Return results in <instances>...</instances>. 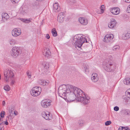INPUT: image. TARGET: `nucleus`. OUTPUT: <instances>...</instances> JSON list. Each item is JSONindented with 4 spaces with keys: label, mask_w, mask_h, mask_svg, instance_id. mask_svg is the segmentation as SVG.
<instances>
[{
    "label": "nucleus",
    "mask_w": 130,
    "mask_h": 130,
    "mask_svg": "<svg viewBox=\"0 0 130 130\" xmlns=\"http://www.w3.org/2000/svg\"><path fill=\"white\" fill-rule=\"evenodd\" d=\"M91 80L94 82H96L99 80V76L97 74L95 73H93L92 75Z\"/></svg>",
    "instance_id": "obj_17"
},
{
    "label": "nucleus",
    "mask_w": 130,
    "mask_h": 130,
    "mask_svg": "<svg viewBox=\"0 0 130 130\" xmlns=\"http://www.w3.org/2000/svg\"><path fill=\"white\" fill-rule=\"evenodd\" d=\"M27 74L28 76V77L29 78H30L31 77V75L30 73L28 71L27 72Z\"/></svg>",
    "instance_id": "obj_34"
},
{
    "label": "nucleus",
    "mask_w": 130,
    "mask_h": 130,
    "mask_svg": "<svg viewBox=\"0 0 130 130\" xmlns=\"http://www.w3.org/2000/svg\"><path fill=\"white\" fill-rule=\"evenodd\" d=\"M2 17L3 19L6 20L9 18V15L7 13H5L2 14Z\"/></svg>",
    "instance_id": "obj_23"
},
{
    "label": "nucleus",
    "mask_w": 130,
    "mask_h": 130,
    "mask_svg": "<svg viewBox=\"0 0 130 130\" xmlns=\"http://www.w3.org/2000/svg\"><path fill=\"white\" fill-rule=\"evenodd\" d=\"M112 57L110 55H109L107 57V60H106V61H105V62H107V61H108V62H110V61L111 60H112Z\"/></svg>",
    "instance_id": "obj_28"
},
{
    "label": "nucleus",
    "mask_w": 130,
    "mask_h": 130,
    "mask_svg": "<svg viewBox=\"0 0 130 130\" xmlns=\"http://www.w3.org/2000/svg\"><path fill=\"white\" fill-rule=\"evenodd\" d=\"M2 120H3V119H2V118H0V120L1 121H2Z\"/></svg>",
    "instance_id": "obj_50"
},
{
    "label": "nucleus",
    "mask_w": 130,
    "mask_h": 130,
    "mask_svg": "<svg viewBox=\"0 0 130 130\" xmlns=\"http://www.w3.org/2000/svg\"><path fill=\"white\" fill-rule=\"evenodd\" d=\"M78 21L80 23L83 25H86L88 23L87 19L85 17H80Z\"/></svg>",
    "instance_id": "obj_13"
},
{
    "label": "nucleus",
    "mask_w": 130,
    "mask_h": 130,
    "mask_svg": "<svg viewBox=\"0 0 130 130\" xmlns=\"http://www.w3.org/2000/svg\"><path fill=\"white\" fill-rule=\"evenodd\" d=\"M114 36L112 34H107L104 37L103 41L105 42H108L112 40Z\"/></svg>",
    "instance_id": "obj_10"
},
{
    "label": "nucleus",
    "mask_w": 130,
    "mask_h": 130,
    "mask_svg": "<svg viewBox=\"0 0 130 130\" xmlns=\"http://www.w3.org/2000/svg\"><path fill=\"white\" fill-rule=\"evenodd\" d=\"M130 37V30L126 31L122 35L123 39L126 40L128 39Z\"/></svg>",
    "instance_id": "obj_16"
},
{
    "label": "nucleus",
    "mask_w": 130,
    "mask_h": 130,
    "mask_svg": "<svg viewBox=\"0 0 130 130\" xmlns=\"http://www.w3.org/2000/svg\"><path fill=\"white\" fill-rule=\"evenodd\" d=\"M4 89L6 91H8L10 90V88L9 85H7L4 87Z\"/></svg>",
    "instance_id": "obj_29"
},
{
    "label": "nucleus",
    "mask_w": 130,
    "mask_h": 130,
    "mask_svg": "<svg viewBox=\"0 0 130 130\" xmlns=\"http://www.w3.org/2000/svg\"><path fill=\"white\" fill-rule=\"evenodd\" d=\"M4 74L5 77V80L7 83L8 82L9 78L13 77L14 76L12 71L9 69L5 70L4 72Z\"/></svg>",
    "instance_id": "obj_6"
},
{
    "label": "nucleus",
    "mask_w": 130,
    "mask_h": 130,
    "mask_svg": "<svg viewBox=\"0 0 130 130\" xmlns=\"http://www.w3.org/2000/svg\"><path fill=\"white\" fill-rule=\"evenodd\" d=\"M20 20L26 23H29L31 22L32 19L31 18L28 19L20 18Z\"/></svg>",
    "instance_id": "obj_21"
},
{
    "label": "nucleus",
    "mask_w": 130,
    "mask_h": 130,
    "mask_svg": "<svg viewBox=\"0 0 130 130\" xmlns=\"http://www.w3.org/2000/svg\"><path fill=\"white\" fill-rule=\"evenodd\" d=\"M105 7L104 5H102L101 7V10L102 13H103L104 12Z\"/></svg>",
    "instance_id": "obj_30"
},
{
    "label": "nucleus",
    "mask_w": 130,
    "mask_h": 130,
    "mask_svg": "<svg viewBox=\"0 0 130 130\" xmlns=\"http://www.w3.org/2000/svg\"><path fill=\"white\" fill-rule=\"evenodd\" d=\"M73 87L72 90L79 101L84 105L86 104L89 102L90 98L88 97H87L81 89L73 86Z\"/></svg>",
    "instance_id": "obj_2"
},
{
    "label": "nucleus",
    "mask_w": 130,
    "mask_h": 130,
    "mask_svg": "<svg viewBox=\"0 0 130 130\" xmlns=\"http://www.w3.org/2000/svg\"><path fill=\"white\" fill-rule=\"evenodd\" d=\"M2 112L1 113V116L2 118L4 117V115L5 114V112L4 111Z\"/></svg>",
    "instance_id": "obj_35"
},
{
    "label": "nucleus",
    "mask_w": 130,
    "mask_h": 130,
    "mask_svg": "<svg viewBox=\"0 0 130 130\" xmlns=\"http://www.w3.org/2000/svg\"><path fill=\"white\" fill-rule=\"evenodd\" d=\"M120 47L118 45H116L113 46L112 49L113 51H117L119 50Z\"/></svg>",
    "instance_id": "obj_27"
},
{
    "label": "nucleus",
    "mask_w": 130,
    "mask_h": 130,
    "mask_svg": "<svg viewBox=\"0 0 130 130\" xmlns=\"http://www.w3.org/2000/svg\"><path fill=\"white\" fill-rule=\"evenodd\" d=\"M14 114L15 115H17V113H15V111H14Z\"/></svg>",
    "instance_id": "obj_49"
},
{
    "label": "nucleus",
    "mask_w": 130,
    "mask_h": 130,
    "mask_svg": "<svg viewBox=\"0 0 130 130\" xmlns=\"http://www.w3.org/2000/svg\"><path fill=\"white\" fill-rule=\"evenodd\" d=\"M20 0H11V1L13 4H15L18 3Z\"/></svg>",
    "instance_id": "obj_32"
},
{
    "label": "nucleus",
    "mask_w": 130,
    "mask_h": 130,
    "mask_svg": "<svg viewBox=\"0 0 130 130\" xmlns=\"http://www.w3.org/2000/svg\"><path fill=\"white\" fill-rule=\"evenodd\" d=\"M84 122V121L82 120H80L78 121V125L79 126H82L83 125Z\"/></svg>",
    "instance_id": "obj_25"
},
{
    "label": "nucleus",
    "mask_w": 130,
    "mask_h": 130,
    "mask_svg": "<svg viewBox=\"0 0 130 130\" xmlns=\"http://www.w3.org/2000/svg\"><path fill=\"white\" fill-rule=\"evenodd\" d=\"M42 116L43 118L46 120H51L52 118L51 114L47 112H43L42 113Z\"/></svg>",
    "instance_id": "obj_11"
},
{
    "label": "nucleus",
    "mask_w": 130,
    "mask_h": 130,
    "mask_svg": "<svg viewBox=\"0 0 130 130\" xmlns=\"http://www.w3.org/2000/svg\"><path fill=\"white\" fill-rule=\"evenodd\" d=\"M12 112V110H11V113Z\"/></svg>",
    "instance_id": "obj_52"
},
{
    "label": "nucleus",
    "mask_w": 130,
    "mask_h": 130,
    "mask_svg": "<svg viewBox=\"0 0 130 130\" xmlns=\"http://www.w3.org/2000/svg\"><path fill=\"white\" fill-rule=\"evenodd\" d=\"M130 111L129 110L126 111L125 112V114L127 115H128L130 114Z\"/></svg>",
    "instance_id": "obj_39"
},
{
    "label": "nucleus",
    "mask_w": 130,
    "mask_h": 130,
    "mask_svg": "<svg viewBox=\"0 0 130 130\" xmlns=\"http://www.w3.org/2000/svg\"><path fill=\"white\" fill-rule=\"evenodd\" d=\"M111 123V122L110 121H107L105 123V125L106 126H107L110 124Z\"/></svg>",
    "instance_id": "obj_31"
},
{
    "label": "nucleus",
    "mask_w": 130,
    "mask_h": 130,
    "mask_svg": "<svg viewBox=\"0 0 130 130\" xmlns=\"http://www.w3.org/2000/svg\"><path fill=\"white\" fill-rule=\"evenodd\" d=\"M73 86L69 85L68 86L63 85L59 87L58 92L59 96L64 99H69L70 101H73L76 99L77 97L72 90Z\"/></svg>",
    "instance_id": "obj_1"
},
{
    "label": "nucleus",
    "mask_w": 130,
    "mask_h": 130,
    "mask_svg": "<svg viewBox=\"0 0 130 130\" xmlns=\"http://www.w3.org/2000/svg\"><path fill=\"white\" fill-rule=\"evenodd\" d=\"M103 67L106 71L108 72H112L116 68L114 64L108 62H104L103 64Z\"/></svg>",
    "instance_id": "obj_4"
},
{
    "label": "nucleus",
    "mask_w": 130,
    "mask_h": 130,
    "mask_svg": "<svg viewBox=\"0 0 130 130\" xmlns=\"http://www.w3.org/2000/svg\"><path fill=\"white\" fill-rule=\"evenodd\" d=\"M49 82L48 80L45 81L43 80H39L38 81V83L39 84L43 86H45L46 84L49 83Z\"/></svg>",
    "instance_id": "obj_20"
},
{
    "label": "nucleus",
    "mask_w": 130,
    "mask_h": 130,
    "mask_svg": "<svg viewBox=\"0 0 130 130\" xmlns=\"http://www.w3.org/2000/svg\"><path fill=\"white\" fill-rule=\"evenodd\" d=\"M2 104L3 105H4L5 104V101H3L2 102Z\"/></svg>",
    "instance_id": "obj_48"
},
{
    "label": "nucleus",
    "mask_w": 130,
    "mask_h": 130,
    "mask_svg": "<svg viewBox=\"0 0 130 130\" xmlns=\"http://www.w3.org/2000/svg\"><path fill=\"white\" fill-rule=\"evenodd\" d=\"M127 127H121L120 126L118 128V130H123L124 128H125Z\"/></svg>",
    "instance_id": "obj_37"
},
{
    "label": "nucleus",
    "mask_w": 130,
    "mask_h": 130,
    "mask_svg": "<svg viewBox=\"0 0 130 130\" xmlns=\"http://www.w3.org/2000/svg\"><path fill=\"white\" fill-rule=\"evenodd\" d=\"M4 128L2 123H0V130H3Z\"/></svg>",
    "instance_id": "obj_36"
},
{
    "label": "nucleus",
    "mask_w": 130,
    "mask_h": 130,
    "mask_svg": "<svg viewBox=\"0 0 130 130\" xmlns=\"http://www.w3.org/2000/svg\"><path fill=\"white\" fill-rule=\"evenodd\" d=\"M116 23L115 19H112L110 20V21L108 25V26L110 28H112L115 27Z\"/></svg>",
    "instance_id": "obj_15"
},
{
    "label": "nucleus",
    "mask_w": 130,
    "mask_h": 130,
    "mask_svg": "<svg viewBox=\"0 0 130 130\" xmlns=\"http://www.w3.org/2000/svg\"><path fill=\"white\" fill-rule=\"evenodd\" d=\"M124 129H125L124 130H129V129L127 128V127L125 128H124Z\"/></svg>",
    "instance_id": "obj_47"
},
{
    "label": "nucleus",
    "mask_w": 130,
    "mask_h": 130,
    "mask_svg": "<svg viewBox=\"0 0 130 130\" xmlns=\"http://www.w3.org/2000/svg\"><path fill=\"white\" fill-rule=\"evenodd\" d=\"M12 55L16 57L21 54V51L20 48L17 47H13L12 50Z\"/></svg>",
    "instance_id": "obj_7"
},
{
    "label": "nucleus",
    "mask_w": 130,
    "mask_h": 130,
    "mask_svg": "<svg viewBox=\"0 0 130 130\" xmlns=\"http://www.w3.org/2000/svg\"><path fill=\"white\" fill-rule=\"evenodd\" d=\"M64 13L63 12L59 13L58 16L57 21L60 23L62 22L64 20Z\"/></svg>",
    "instance_id": "obj_14"
},
{
    "label": "nucleus",
    "mask_w": 130,
    "mask_h": 130,
    "mask_svg": "<svg viewBox=\"0 0 130 130\" xmlns=\"http://www.w3.org/2000/svg\"><path fill=\"white\" fill-rule=\"evenodd\" d=\"M21 33V29L19 28H15L13 29L12 31V34L13 36L17 37L20 35Z\"/></svg>",
    "instance_id": "obj_9"
},
{
    "label": "nucleus",
    "mask_w": 130,
    "mask_h": 130,
    "mask_svg": "<svg viewBox=\"0 0 130 130\" xmlns=\"http://www.w3.org/2000/svg\"><path fill=\"white\" fill-rule=\"evenodd\" d=\"M124 83L126 85H130V78H126L124 80Z\"/></svg>",
    "instance_id": "obj_22"
},
{
    "label": "nucleus",
    "mask_w": 130,
    "mask_h": 130,
    "mask_svg": "<svg viewBox=\"0 0 130 130\" xmlns=\"http://www.w3.org/2000/svg\"><path fill=\"white\" fill-rule=\"evenodd\" d=\"M114 110L116 111H117L119 110V108L117 106H116L114 107Z\"/></svg>",
    "instance_id": "obj_33"
},
{
    "label": "nucleus",
    "mask_w": 130,
    "mask_h": 130,
    "mask_svg": "<svg viewBox=\"0 0 130 130\" xmlns=\"http://www.w3.org/2000/svg\"><path fill=\"white\" fill-rule=\"evenodd\" d=\"M53 8V10L56 12L59 11L60 9V7L58 6L57 3H56L54 4Z\"/></svg>",
    "instance_id": "obj_19"
},
{
    "label": "nucleus",
    "mask_w": 130,
    "mask_h": 130,
    "mask_svg": "<svg viewBox=\"0 0 130 130\" xmlns=\"http://www.w3.org/2000/svg\"><path fill=\"white\" fill-rule=\"evenodd\" d=\"M46 38L47 39H49L50 38V37L48 34H46Z\"/></svg>",
    "instance_id": "obj_42"
},
{
    "label": "nucleus",
    "mask_w": 130,
    "mask_h": 130,
    "mask_svg": "<svg viewBox=\"0 0 130 130\" xmlns=\"http://www.w3.org/2000/svg\"><path fill=\"white\" fill-rule=\"evenodd\" d=\"M44 68L45 69H47L49 68V67H48V66L47 65L45 64L44 66Z\"/></svg>",
    "instance_id": "obj_38"
},
{
    "label": "nucleus",
    "mask_w": 130,
    "mask_h": 130,
    "mask_svg": "<svg viewBox=\"0 0 130 130\" xmlns=\"http://www.w3.org/2000/svg\"><path fill=\"white\" fill-rule=\"evenodd\" d=\"M15 82V81L14 80H12L11 82L10 83V85H12L13 84H14Z\"/></svg>",
    "instance_id": "obj_44"
},
{
    "label": "nucleus",
    "mask_w": 130,
    "mask_h": 130,
    "mask_svg": "<svg viewBox=\"0 0 130 130\" xmlns=\"http://www.w3.org/2000/svg\"><path fill=\"white\" fill-rule=\"evenodd\" d=\"M11 114H10V115H9L10 116H11Z\"/></svg>",
    "instance_id": "obj_53"
},
{
    "label": "nucleus",
    "mask_w": 130,
    "mask_h": 130,
    "mask_svg": "<svg viewBox=\"0 0 130 130\" xmlns=\"http://www.w3.org/2000/svg\"><path fill=\"white\" fill-rule=\"evenodd\" d=\"M3 123L4 124L5 123V124H6V125H8V123L7 121H6V122H3L2 123L3 124Z\"/></svg>",
    "instance_id": "obj_45"
},
{
    "label": "nucleus",
    "mask_w": 130,
    "mask_h": 130,
    "mask_svg": "<svg viewBox=\"0 0 130 130\" xmlns=\"http://www.w3.org/2000/svg\"><path fill=\"white\" fill-rule=\"evenodd\" d=\"M124 2L126 3H130V0H123Z\"/></svg>",
    "instance_id": "obj_46"
},
{
    "label": "nucleus",
    "mask_w": 130,
    "mask_h": 130,
    "mask_svg": "<svg viewBox=\"0 0 130 130\" xmlns=\"http://www.w3.org/2000/svg\"><path fill=\"white\" fill-rule=\"evenodd\" d=\"M1 79V75H0V79Z\"/></svg>",
    "instance_id": "obj_51"
},
{
    "label": "nucleus",
    "mask_w": 130,
    "mask_h": 130,
    "mask_svg": "<svg viewBox=\"0 0 130 130\" xmlns=\"http://www.w3.org/2000/svg\"><path fill=\"white\" fill-rule=\"evenodd\" d=\"M127 10L128 11V12H130V5H129L127 8Z\"/></svg>",
    "instance_id": "obj_43"
},
{
    "label": "nucleus",
    "mask_w": 130,
    "mask_h": 130,
    "mask_svg": "<svg viewBox=\"0 0 130 130\" xmlns=\"http://www.w3.org/2000/svg\"><path fill=\"white\" fill-rule=\"evenodd\" d=\"M110 11L112 13L115 15L119 14L120 12V9L118 7H113L111 8Z\"/></svg>",
    "instance_id": "obj_12"
},
{
    "label": "nucleus",
    "mask_w": 130,
    "mask_h": 130,
    "mask_svg": "<svg viewBox=\"0 0 130 130\" xmlns=\"http://www.w3.org/2000/svg\"><path fill=\"white\" fill-rule=\"evenodd\" d=\"M43 54L45 56L48 57L50 56L51 52L49 49L47 48L44 50L43 52Z\"/></svg>",
    "instance_id": "obj_18"
},
{
    "label": "nucleus",
    "mask_w": 130,
    "mask_h": 130,
    "mask_svg": "<svg viewBox=\"0 0 130 130\" xmlns=\"http://www.w3.org/2000/svg\"><path fill=\"white\" fill-rule=\"evenodd\" d=\"M51 101L48 99L43 100L41 102V105L43 107L46 108L49 106L51 104Z\"/></svg>",
    "instance_id": "obj_8"
},
{
    "label": "nucleus",
    "mask_w": 130,
    "mask_h": 130,
    "mask_svg": "<svg viewBox=\"0 0 130 130\" xmlns=\"http://www.w3.org/2000/svg\"><path fill=\"white\" fill-rule=\"evenodd\" d=\"M87 42L85 38L81 34H78L74 36L73 38V43L76 47H81L83 44L85 42Z\"/></svg>",
    "instance_id": "obj_3"
},
{
    "label": "nucleus",
    "mask_w": 130,
    "mask_h": 130,
    "mask_svg": "<svg viewBox=\"0 0 130 130\" xmlns=\"http://www.w3.org/2000/svg\"><path fill=\"white\" fill-rule=\"evenodd\" d=\"M41 91V87L36 86L32 88L30 91V94L33 96L36 97L40 94Z\"/></svg>",
    "instance_id": "obj_5"
},
{
    "label": "nucleus",
    "mask_w": 130,
    "mask_h": 130,
    "mask_svg": "<svg viewBox=\"0 0 130 130\" xmlns=\"http://www.w3.org/2000/svg\"><path fill=\"white\" fill-rule=\"evenodd\" d=\"M84 68L85 69V71L86 72L88 71V67L86 66V67H84Z\"/></svg>",
    "instance_id": "obj_41"
},
{
    "label": "nucleus",
    "mask_w": 130,
    "mask_h": 130,
    "mask_svg": "<svg viewBox=\"0 0 130 130\" xmlns=\"http://www.w3.org/2000/svg\"><path fill=\"white\" fill-rule=\"evenodd\" d=\"M15 42V41L13 39H11L10 41V44L11 45L12 44H13V43H14Z\"/></svg>",
    "instance_id": "obj_40"
},
{
    "label": "nucleus",
    "mask_w": 130,
    "mask_h": 130,
    "mask_svg": "<svg viewBox=\"0 0 130 130\" xmlns=\"http://www.w3.org/2000/svg\"><path fill=\"white\" fill-rule=\"evenodd\" d=\"M125 95L128 98H130V89H128L125 92Z\"/></svg>",
    "instance_id": "obj_26"
},
{
    "label": "nucleus",
    "mask_w": 130,
    "mask_h": 130,
    "mask_svg": "<svg viewBox=\"0 0 130 130\" xmlns=\"http://www.w3.org/2000/svg\"><path fill=\"white\" fill-rule=\"evenodd\" d=\"M52 33L54 37H56L57 36V33L55 28L53 29L52 30Z\"/></svg>",
    "instance_id": "obj_24"
}]
</instances>
